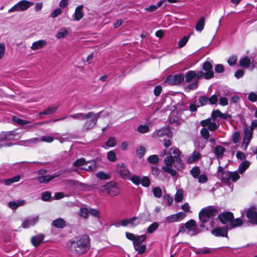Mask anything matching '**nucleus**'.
<instances>
[{
	"instance_id": "obj_26",
	"label": "nucleus",
	"mask_w": 257,
	"mask_h": 257,
	"mask_svg": "<svg viewBox=\"0 0 257 257\" xmlns=\"http://www.w3.org/2000/svg\"><path fill=\"white\" fill-rule=\"evenodd\" d=\"M83 6L80 5L78 6L75 11V13L73 14L74 20L79 21L83 17V13L82 12Z\"/></svg>"
},
{
	"instance_id": "obj_30",
	"label": "nucleus",
	"mask_w": 257,
	"mask_h": 257,
	"mask_svg": "<svg viewBox=\"0 0 257 257\" xmlns=\"http://www.w3.org/2000/svg\"><path fill=\"white\" fill-rule=\"evenodd\" d=\"M218 172L222 173V177H239L237 172H231L228 171H224L223 168L219 167Z\"/></svg>"
},
{
	"instance_id": "obj_39",
	"label": "nucleus",
	"mask_w": 257,
	"mask_h": 257,
	"mask_svg": "<svg viewBox=\"0 0 257 257\" xmlns=\"http://www.w3.org/2000/svg\"><path fill=\"white\" fill-rule=\"evenodd\" d=\"M219 97H220V92H216L214 95H212L210 98H209V104L210 105L216 104Z\"/></svg>"
},
{
	"instance_id": "obj_38",
	"label": "nucleus",
	"mask_w": 257,
	"mask_h": 257,
	"mask_svg": "<svg viewBox=\"0 0 257 257\" xmlns=\"http://www.w3.org/2000/svg\"><path fill=\"white\" fill-rule=\"evenodd\" d=\"M199 102L198 103V106H202L205 105H207L209 103V98L202 95L199 97Z\"/></svg>"
},
{
	"instance_id": "obj_1",
	"label": "nucleus",
	"mask_w": 257,
	"mask_h": 257,
	"mask_svg": "<svg viewBox=\"0 0 257 257\" xmlns=\"http://www.w3.org/2000/svg\"><path fill=\"white\" fill-rule=\"evenodd\" d=\"M170 156L164 159L165 166L162 167V170L166 173L172 176L177 175V172L173 169V165L178 170L184 168V163L180 157L181 152L177 148H172L170 152Z\"/></svg>"
},
{
	"instance_id": "obj_53",
	"label": "nucleus",
	"mask_w": 257,
	"mask_h": 257,
	"mask_svg": "<svg viewBox=\"0 0 257 257\" xmlns=\"http://www.w3.org/2000/svg\"><path fill=\"white\" fill-rule=\"evenodd\" d=\"M89 210L86 208H81L79 211V215L84 218H87L88 216Z\"/></svg>"
},
{
	"instance_id": "obj_60",
	"label": "nucleus",
	"mask_w": 257,
	"mask_h": 257,
	"mask_svg": "<svg viewBox=\"0 0 257 257\" xmlns=\"http://www.w3.org/2000/svg\"><path fill=\"white\" fill-rule=\"evenodd\" d=\"M148 161L151 164H156L159 162V158L157 155H151L148 158Z\"/></svg>"
},
{
	"instance_id": "obj_61",
	"label": "nucleus",
	"mask_w": 257,
	"mask_h": 257,
	"mask_svg": "<svg viewBox=\"0 0 257 257\" xmlns=\"http://www.w3.org/2000/svg\"><path fill=\"white\" fill-rule=\"evenodd\" d=\"M248 99L251 102H255L257 101V94L254 92H251L248 94Z\"/></svg>"
},
{
	"instance_id": "obj_17",
	"label": "nucleus",
	"mask_w": 257,
	"mask_h": 257,
	"mask_svg": "<svg viewBox=\"0 0 257 257\" xmlns=\"http://www.w3.org/2000/svg\"><path fill=\"white\" fill-rule=\"evenodd\" d=\"M200 124L203 127L207 126L208 129L210 131H214L217 128V124L214 122H212L210 118L202 120L200 122Z\"/></svg>"
},
{
	"instance_id": "obj_25",
	"label": "nucleus",
	"mask_w": 257,
	"mask_h": 257,
	"mask_svg": "<svg viewBox=\"0 0 257 257\" xmlns=\"http://www.w3.org/2000/svg\"><path fill=\"white\" fill-rule=\"evenodd\" d=\"M33 2H30L27 1H22L17 4V6L20 11H25L27 10L31 6L33 5Z\"/></svg>"
},
{
	"instance_id": "obj_29",
	"label": "nucleus",
	"mask_w": 257,
	"mask_h": 257,
	"mask_svg": "<svg viewBox=\"0 0 257 257\" xmlns=\"http://www.w3.org/2000/svg\"><path fill=\"white\" fill-rule=\"evenodd\" d=\"M25 201L23 200H18L17 202L11 201L9 203V207L13 210L17 209L19 206L24 205Z\"/></svg>"
},
{
	"instance_id": "obj_23",
	"label": "nucleus",
	"mask_w": 257,
	"mask_h": 257,
	"mask_svg": "<svg viewBox=\"0 0 257 257\" xmlns=\"http://www.w3.org/2000/svg\"><path fill=\"white\" fill-rule=\"evenodd\" d=\"M47 42L45 40H40L33 43L31 46L32 50H37L43 48L46 45Z\"/></svg>"
},
{
	"instance_id": "obj_56",
	"label": "nucleus",
	"mask_w": 257,
	"mask_h": 257,
	"mask_svg": "<svg viewBox=\"0 0 257 257\" xmlns=\"http://www.w3.org/2000/svg\"><path fill=\"white\" fill-rule=\"evenodd\" d=\"M200 133H201V135L202 136V137L204 139H208L209 138V133L208 131V129L205 128V127H203L201 129V131H200Z\"/></svg>"
},
{
	"instance_id": "obj_46",
	"label": "nucleus",
	"mask_w": 257,
	"mask_h": 257,
	"mask_svg": "<svg viewBox=\"0 0 257 257\" xmlns=\"http://www.w3.org/2000/svg\"><path fill=\"white\" fill-rule=\"evenodd\" d=\"M129 220V224H131L133 226H136L139 224L141 222V219L139 217H131Z\"/></svg>"
},
{
	"instance_id": "obj_12",
	"label": "nucleus",
	"mask_w": 257,
	"mask_h": 257,
	"mask_svg": "<svg viewBox=\"0 0 257 257\" xmlns=\"http://www.w3.org/2000/svg\"><path fill=\"white\" fill-rule=\"evenodd\" d=\"M184 80V76L182 74L170 75L167 78V82L171 85H178Z\"/></svg>"
},
{
	"instance_id": "obj_21",
	"label": "nucleus",
	"mask_w": 257,
	"mask_h": 257,
	"mask_svg": "<svg viewBox=\"0 0 257 257\" xmlns=\"http://www.w3.org/2000/svg\"><path fill=\"white\" fill-rule=\"evenodd\" d=\"M211 117L213 120L217 118L227 119L230 118V115L227 113H222L219 109L213 110L211 113Z\"/></svg>"
},
{
	"instance_id": "obj_42",
	"label": "nucleus",
	"mask_w": 257,
	"mask_h": 257,
	"mask_svg": "<svg viewBox=\"0 0 257 257\" xmlns=\"http://www.w3.org/2000/svg\"><path fill=\"white\" fill-rule=\"evenodd\" d=\"M68 34V31L65 28L60 29L56 34L58 39H61L65 37Z\"/></svg>"
},
{
	"instance_id": "obj_44",
	"label": "nucleus",
	"mask_w": 257,
	"mask_h": 257,
	"mask_svg": "<svg viewBox=\"0 0 257 257\" xmlns=\"http://www.w3.org/2000/svg\"><path fill=\"white\" fill-rule=\"evenodd\" d=\"M86 161L84 158H80L73 162V165L75 167H83L86 164Z\"/></svg>"
},
{
	"instance_id": "obj_63",
	"label": "nucleus",
	"mask_w": 257,
	"mask_h": 257,
	"mask_svg": "<svg viewBox=\"0 0 257 257\" xmlns=\"http://www.w3.org/2000/svg\"><path fill=\"white\" fill-rule=\"evenodd\" d=\"M163 199L167 206H170L172 205L173 201L172 197L169 196V195H165L163 197Z\"/></svg>"
},
{
	"instance_id": "obj_13",
	"label": "nucleus",
	"mask_w": 257,
	"mask_h": 257,
	"mask_svg": "<svg viewBox=\"0 0 257 257\" xmlns=\"http://www.w3.org/2000/svg\"><path fill=\"white\" fill-rule=\"evenodd\" d=\"M218 218L222 224H225L228 222L230 223L231 220L233 219L234 216L231 212H224L219 214Z\"/></svg>"
},
{
	"instance_id": "obj_7",
	"label": "nucleus",
	"mask_w": 257,
	"mask_h": 257,
	"mask_svg": "<svg viewBox=\"0 0 257 257\" xmlns=\"http://www.w3.org/2000/svg\"><path fill=\"white\" fill-rule=\"evenodd\" d=\"M100 191L106 192L111 197H115L119 194L120 188L118 183L110 181L102 186Z\"/></svg>"
},
{
	"instance_id": "obj_14",
	"label": "nucleus",
	"mask_w": 257,
	"mask_h": 257,
	"mask_svg": "<svg viewBox=\"0 0 257 257\" xmlns=\"http://www.w3.org/2000/svg\"><path fill=\"white\" fill-rule=\"evenodd\" d=\"M115 175L120 177H127L130 175V173L123 164H118L117 165Z\"/></svg>"
},
{
	"instance_id": "obj_50",
	"label": "nucleus",
	"mask_w": 257,
	"mask_h": 257,
	"mask_svg": "<svg viewBox=\"0 0 257 257\" xmlns=\"http://www.w3.org/2000/svg\"><path fill=\"white\" fill-rule=\"evenodd\" d=\"M13 120L17 124L21 125H23L29 123L28 121L19 118L16 116L13 117Z\"/></svg>"
},
{
	"instance_id": "obj_24",
	"label": "nucleus",
	"mask_w": 257,
	"mask_h": 257,
	"mask_svg": "<svg viewBox=\"0 0 257 257\" xmlns=\"http://www.w3.org/2000/svg\"><path fill=\"white\" fill-rule=\"evenodd\" d=\"M82 170H84L88 172L94 171L96 169V165L94 161H88L86 164L81 167Z\"/></svg>"
},
{
	"instance_id": "obj_18",
	"label": "nucleus",
	"mask_w": 257,
	"mask_h": 257,
	"mask_svg": "<svg viewBox=\"0 0 257 257\" xmlns=\"http://www.w3.org/2000/svg\"><path fill=\"white\" fill-rule=\"evenodd\" d=\"M201 155L198 151H194L186 158V162L187 164H192L201 159Z\"/></svg>"
},
{
	"instance_id": "obj_8",
	"label": "nucleus",
	"mask_w": 257,
	"mask_h": 257,
	"mask_svg": "<svg viewBox=\"0 0 257 257\" xmlns=\"http://www.w3.org/2000/svg\"><path fill=\"white\" fill-rule=\"evenodd\" d=\"M147 238V236L145 234L138 235L134 240L133 243L134 247L136 251H138L139 254H143L146 250V245L142 244Z\"/></svg>"
},
{
	"instance_id": "obj_37",
	"label": "nucleus",
	"mask_w": 257,
	"mask_h": 257,
	"mask_svg": "<svg viewBox=\"0 0 257 257\" xmlns=\"http://www.w3.org/2000/svg\"><path fill=\"white\" fill-rule=\"evenodd\" d=\"M225 151V149L221 146H217L214 149V153L217 157H222V156Z\"/></svg>"
},
{
	"instance_id": "obj_27",
	"label": "nucleus",
	"mask_w": 257,
	"mask_h": 257,
	"mask_svg": "<svg viewBox=\"0 0 257 257\" xmlns=\"http://www.w3.org/2000/svg\"><path fill=\"white\" fill-rule=\"evenodd\" d=\"M52 225L56 228H63L66 226V222L61 218H57L52 221Z\"/></svg>"
},
{
	"instance_id": "obj_3",
	"label": "nucleus",
	"mask_w": 257,
	"mask_h": 257,
	"mask_svg": "<svg viewBox=\"0 0 257 257\" xmlns=\"http://www.w3.org/2000/svg\"><path fill=\"white\" fill-rule=\"evenodd\" d=\"M90 239L88 235H83L74 238L71 241L70 249L78 255L86 253L90 249Z\"/></svg>"
},
{
	"instance_id": "obj_34",
	"label": "nucleus",
	"mask_w": 257,
	"mask_h": 257,
	"mask_svg": "<svg viewBox=\"0 0 257 257\" xmlns=\"http://www.w3.org/2000/svg\"><path fill=\"white\" fill-rule=\"evenodd\" d=\"M205 25V18L204 17L201 18L197 22L195 26V29L197 31L201 32L203 30Z\"/></svg>"
},
{
	"instance_id": "obj_52",
	"label": "nucleus",
	"mask_w": 257,
	"mask_h": 257,
	"mask_svg": "<svg viewBox=\"0 0 257 257\" xmlns=\"http://www.w3.org/2000/svg\"><path fill=\"white\" fill-rule=\"evenodd\" d=\"M115 139L114 137H110L105 142V145L108 147H113L115 145Z\"/></svg>"
},
{
	"instance_id": "obj_15",
	"label": "nucleus",
	"mask_w": 257,
	"mask_h": 257,
	"mask_svg": "<svg viewBox=\"0 0 257 257\" xmlns=\"http://www.w3.org/2000/svg\"><path fill=\"white\" fill-rule=\"evenodd\" d=\"M45 235L43 233H39L33 236L31 238V242L35 247H38L43 241Z\"/></svg>"
},
{
	"instance_id": "obj_40",
	"label": "nucleus",
	"mask_w": 257,
	"mask_h": 257,
	"mask_svg": "<svg viewBox=\"0 0 257 257\" xmlns=\"http://www.w3.org/2000/svg\"><path fill=\"white\" fill-rule=\"evenodd\" d=\"M58 106H49L45 109L43 112L40 113V114H51L54 113L57 109Z\"/></svg>"
},
{
	"instance_id": "obj_43",
	"label": "nucleus",
	"mask_w": 257,
	"mask_h": 257,
	"mask_svg": "<svg viewBox=\"0 0 257 257\" xmlns=\"http://www.w3.org/2000/svg\"><path fill=\"white\" fill-rule=\"evenodd\" d=\"M159 223L157 222H154L149 226L147 228V232L149 233H153L159 227Z\"/></svg>"
},
{
	"instance_id": "obj_47",
	"label": "nucleus",
	"mask_w": 257,
	"mask_h": 257,
	"mask_svg": "<svg viewBox=\"0 0 257 257\" xmlns=\"http://www.w3.org/2000/svg\"><path fill=\"white\" fill-rule=\"evenodd\" d=\"M20 178H10L8 179H6L3 181L5 185L9 186L11 185L12 183L17 182L20 181Z\"/></svg>"
},
{
	"instance_id": "obj_19",
	"label": "nucleus",
	"mask_w": 257,
	"mask_h": 257,
	"mask_svg": "<svg viewBox=\"0 0 257 257\" xmlns=\"http://www.w3.org/2000/svg\"><path fill=\"white\" fill-rule=\"evenodd\" d=\"M227 229L225 227H217L211 231V233L216 236L227 237Z\"/></svg>"
},
{
	"instance_id": "obj_11",
	"label": "nucleus",
	"mask_w": 257,
	"mask_h": 257,
	"mask_svg": "<svg viewBox=\"0 0 257 257\" xmlns=\"http://www.w3.org/2000/svg\"><path fill=\"white\" fill-rule=\"evenodd\" d=\"M165 136L170 138L172 137V133L170 130V127L168 126L158 130L155 131L152 134V137L155 138L163 137Z\"/></svg>"
},
{
	"instance_id": "obj_51",
	"label": "nucleus",
	"mask_w": 257,
	"mask_h": 257,
	"mask_svg": "<svg viewBox=\"0 0 257 257\" xmlns=\"http://www.w3.org/2000/svg\"><path fill=\"white\" fill-rule=\"evenodd\" d=\"M107 158L111 162H114L116 160V156L113 151L108 152L107 154Z\"/></svg>"
},
{
	"instance_id": "obj_57",
	"label": "nucleus",
	"mask_w": 257,
	"mask_h": 257,
	"mask_svg": "<svg viewBox=\"0 0 257 257\" xmlns=\"http://www.w3.org/2000/svg\"><path fill=\"white\" fill-rule=\"evenodd\" d=\"M237 59V57L236 55H232L228 58L227 63L230 66L234 65L236 64Z\"/></svg>"
},
{
	"instance_id": "obj_20",
	"label": "nucleus",
	"mask_w": 257,
	"mask_h": 257,
	"mask_svg": "<svg viewBox=\"0 0 257 257\" xmlns=\"http://www.w3.org/2000/svg\"><path fill=\"white\" fill-rule=\"evenodd\" d=\"M252 138V131L251 129H247L244 131V136L242 145L244 146V148L246 150L248 145Z\"/></svg>"
},
{
	"instance_id": "obj_45",
	"label": "nucleus",
	"mask_w": 257,
	"mask_h": 257,
	"mask_svg": "<svg viewBox=\"0 0 257 257\" xmlns=\"http://www.w3.org/2000/svg\"><path fill=\"white\" fill-rule=\"evenodd\" d=\"M183 191L181 190H177L175 196V201L176 202H180L183 200Z\"/></svg>"
},
{
	"instance_id": "obj_36",
	"label": "nucleus",
	"mask_w": 257,
	"mask_h": 257,
	"mask_svg": "<svg viewBox=\"0 0 257 257\" xmlns=\"http://www.w3.org/2000/svg\"><path fill=\"white\" fill-rule=\"evenodd\" d=\"M249 162L247 161L242 162L239 166L238 171L239 173L242 174L249 167Z\"/></svg>"
},
{
	"instance_id": "obj_10",
	"label": "nucleus",
	"mask_w": 257,
	"mask_h": 257,
	"mask_svg": "<svg viewBox=\"0 0 257 257\" xmlns=\"http://www.w3.org/2000/svg\"><path fill=\"white\" fill-rule=\"evenodd\" d=\"M202 69L205 71L203 72V76L206 79H209L214 76L213 67L209 61H205L202 65Z\"/></svg>"
},
{
	"instance_id": "obj_49",
	"label": "nucleus",
	"mask_w": 257,
	"mask_h": 257,
	"mask_svg": "<svg viewBox=\"0 0 257 257\" xmlns=\"http://www.w3.org/2000/svg\"><path fill=\"white\" fill-rule=\"evenodd\" d=\"M194 252L196 254H199L209 253L210 252V251L208 248L204 247L202 248H196Z\"/></svg>"
},
{
	"instance_id": "obj_35",
	"label": "nucleus",
	"mask_w": 257,
	"mask_h": 257,
	"mask_svg": "<svg viewBox=\"0 0 257 257\" xmlns=\"http://www.w3.org/2000/svg\"><path fill=\"white\" fill-rule=\"evenodd\" d=\"M239 178H220L221 182L223 185H230L231 180L232 182H235Z\"/></svg>"
},
{
	"instance_id": "obj_59",
	"label": "nucleus",
	"mask_w": 257,
	"mask_h": 257,
	"mask_svg": "<svg viewBox=\"0 0 257 257\" xmlns=\"http://www.w3.org/2000/svg\"><path fill=\"white\" fill-rule=\"evenodd\" d=\"M189 38V36H186L184 37L181 40H180L178 42V46L179 47L181 48L184 47L187 42H188Z\"/></svg>"
},
{
	"instance_id": "obj_16",
	"label": "nucleus",
	"mask_w": 257,
	"mask_h": 257,
	"mask_svg": "<svg viewBox=\"0 0 257 257\" xmlns=\"http://www.w3.org/2000/svg\"><path fill=\"white\" fill-rule=\"evenodd\" d=\"M39 219L38 216L26 218L22 223V227L24 228H27L35 225Z\"/></svg>"
},
{
	"instance_id": "obj_48",
	"label": "nucleus",
	"mask_w": 257,
	"mask_h": 257,
	"mask_svg": "<svg viewBox=\"0 0 257 257\" xmlns=\"http://www.w3.org/2000/svg\"><path fill=\"white\" fill-rule=\"evenodd\" d=\"M149 130V127L147 125H140L137 128V131L141 134L147 133Z\"/></svg>"
},
{
	"instance_id": "obj_62",
	"label": "nucleus",
	"mask_w": 257,
	"mask_h": 257,
	"mask_svg": "<svg viewBox=\"0 0 257 257\" xmlns=\"http://www.w3.org/2000/svg\"><path fill=\"white\" fill-rule=\"evenodd\" d=\"M166 220L168 222H173L178 221L176 213L166 217Z\"/></svg>"
},
{
	"instance_id": "obj_4",
	"label": "nucleus",
	"mask_w": 257,
	"mask_h": 257,
	"mask_svg": "<svg viewBox=\"0 0 257 257\" xmlns=\"http://www.w3.org/2000/svg\"><path fill=\"white\" fill-rule=\"evenodd\" d=\"M203 76V72L200 71L196 72L195 71H189L184 76L185 82L189 83L186 87L188 91L196 89L198 86V81Z\"/></svg>"
},
{
	"instance_id": "obj_58",
	"label": "nucleus",
	"mask_w": 257,
	"mask_h": 257,
	"mask_svg": "<svg viewBox=\"0 0 257 257\" xmlns=\"http://www.w3.org/2000/svg\"><path fill=\"white\" fill-rule=\"evenodd\" d=\"M51 194L48 191H45L42 193V200L44 201H48L50 200Z\"/></svg>"
},
{
	"instance_id": "obj_22",
	"label": "nucleus",
	"mask_w": 257,
	"mask_h": 257,
	"mask_svg": "<svg viewBox=\"0 0 257 257\" xmlns=\"http://www.w3.org/2000/svg\"><path fill=\"white\" fill-rule=\"evenodd\" d=\"M246 216L252 224L257 225V211L249 208L246 212Z\"/></svg>"
},
{
	"instance_id": "obj_9",
	"label": "nucleus",
	"mask_w": 257,
	"mask_h": 257,
	"mask_svg": "<svg viewBox=\"0 0 257 257\" xmlns=\"http://www.w3.org/2000/svg\"><path fill=\"white\" fill-rule=\"evenodd\" d=\"M187 229V233L190 236H194L199 233L201 231L200 227L196 225V221L194 219H191L186 222L185 224Z\"/></svg>"
},
{
	"instance_id": "obj_5",
	"label": "nucleus",
	"mask_w": 257,
	"mask_h": 257,
	"mask_svg": "<svg viewBox=\"0 0 257 257\" xmlns=\"http://www.w3.org/2000/svg\"><path fill=\"white\" fill-rule=\"evenodd\" d=\"M218 210L217 208L213 206L203 208L199 213V218L201 223L200 224L201 228L204 227V223L208 222L213 217L215 216Z\"/></svg>"
},
{
	"instance_id": "obj_6",
	"label": "nucleus",
	"mask_w": 257,
	"mask_h": 257,
	"mask_svg": "<svg viewBox=\"0 0 257 257\" xmlns=\"http://www.w3.org/2000/svg\"><path fill=\"white\" fill-rule=\"evenodd\" d=\"M63 184L66 185L68 189L75 190H79L83 191L90 190L93 188V185L87 184L78 181L71 179H67L63 181Z\"/></svg>"
},
{
	"instance_id": "obj_55",
	"label": "nucleus",
	"mask_w": 257,
	"mask_h": 257,
	"mask_svg": "<svg viewBox=\"0 0 257 257\" xmlns=\"http://www.w3.org/2000/svg\"><path fill=\"white\" fill-rule=\"evenodd\" d=\"M129 224V220L128 219H124L121 220L120 221L116 223L114 225L116 227H119L120 226H126Z\"/></svg>"
},
{
	"instance_id": "obj_2",
	"label": "nucleus",
	"mask_w": 257,
	"mask_h": 257,
	"mask_svg": "<svg viewBox=\"0 0 257 257\" xmlns=\"http://www.w3.org/2000/svg\"><path fill=\"white\" fill-rule=\"evenodd\" d=\"M101 111L95 113L93 111H89L87 113L78 112L67 115L63 117L55 119L53 121L62 120L67 117H71L77 120H84L82 129L84 131H87L93 128L97 123L98 119L100 117Z\"/></svg>"
},
{
	"instance_id": "obj_33",
	"label": "nucleus",
	"mask_w": 257,
	"mask_h": 257,
	"mask_svg": "<svg viewBox=\"0 0 257 257\" xmlns=\"http://www.w3.org/2000/svg\"><path fill=\"white\" fill-rule=\"evenodd\" d=\"M239 65L244 68H248L250 63L251 60L247 56L244 57L239 60Z\"/></svg>"
},
{
	"instance_id": "obj_32",
	"label": "nucleus",
	"mask_w": 257,
	"mask_h": 257,
	"mask_svg": "<svg viewBox=\"0 0 257 257\" xmlns=\"http://www.w3.org/2000/svg\"><path fill=\"white\" fill-rule=\"evenodd\" d=\"M40 142V140L38 138H32V139L25 140V141H20L19 142L18 144H19L20 145H23L22 143H25L27 144L26 146H30L33 144H37V143H39Z\"/></svg>"
},
{
	"instance_id": "obj_54",
	"label": "nucleus",
	"mask_w": 257,
	"mask_h": 257,
	"mask_svg": "<svg viewBox=\"0 0 257 257\" xmlns=\"http://www.w3.org/2000/svg\"><path fill=\"white\" fill-rule=\"evenodd\" d=\"M154 196L157 198H160L162 195V191L161 189L159 187L154 188L153 190Z\"/></svg>"
},
{
	"instance_id": "obj_28",
	"label": "nucleus",
	"mask_w": 257,
	"mask_h": 257,
	"mask_svg": "<svg viewBox=\"0 0 257 257\" xmlns=\"http://www.w3.org/2000/svg\"><path fill=\"white\" fill-rule=\"evenodd\" d=\"M242 220L240 218H237L234 219H232L231 220L228 226V228L232 229L240 226L242 224Z\"/></svg>"
},
{
	"instance_id": "obj_64",
	"label": "nucleus",
	"mask_w": 257,
	"mask_h": 257,
	"mask_svg": "<svg viewBox=\"0 0 257 257\" xmlns=\"http://www.w3.org/2000/svg\"><path fill=\"white\" fill-rule=\"evenodd\" d=\"M141 184L142 185V186L145 187H149L150 185V180L149 178H142Z\"/></svg>"
},
{
	"instance_id": "obj_31",
	"label": "nucleus",
	"mask_w": 257,
	"mask_h": 257,
	"mask_svg": "<svg viewBox=\"0 0 257 257\" xmlns=\"http://www.w3.org/2000/svg\"><path fill=\"white\" fill-rule=\"evenodd\" d=\"M15 136L14 132H2L0 134L1 142L12 139V137Z\"/></svg>"
},
{
	"instance_id": "obj_41",
	"label": "nucleus",
	"mask_w": 257,
	"mask_h": 257,
	"mask_svg": "<svg viewBox=\"0 0 257 257\" xmlns=\"http://www.w3.org/2000/svg\"><path fill=\"white\" fill-rule=\"evenodd\" d=\"M200 170L199 167H193L190 170V173L193 177H206L204 175H201L200 176Z\"/></svg>"
}]
</instances>
